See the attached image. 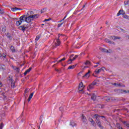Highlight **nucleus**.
Here are the masks:
<instances>
[{
	"instance_id": "9d476101",
	"label": "nucleus",
	"mask_w": 129,
	"mask_h": 129,
	"mask_svg": "<svg viewBox=\"0 0 129 129\" xmlns=\"http://www.w3.org/2000/svg\"><path fill=\"white\" fill-rule=\"evenodd\" d=\"M82 119L83 122L84 123H87V119H86V117L85 116H84L83 115H82Z\"/></svg>"
},
{
	"instance_id": "1a4fd4ad",
	"label": "nucleus",
	"mask_w": 129,
	"mask_h": 129,
	"mask_svg": "<svg viewBox=\"0 0 129 129\" xmlns=\"http://www.w3.org/2000/svg\"><path fill=\"white\" fill-rule=\"evenodd\" d=\"M124 14L125 13H124V11H123V10H120L119 11L118 13L117 14V17L120 16V15H124Z\"/></svg>"
},
{
	"instance_id": "4c0bfd02",
	"label": "nucleus",
	"mask_w": 129,
	"mask_h": 129,
	"mask_svg": "<svg viewBox=\"0 0 129 129\" xmlns=\"http://www.w3.org/2000/svg\"><path fill=\"white\" fill-rule=\"evenodd\" d=\"M39 39H40V36H36V37L35 38V41H39Z\"/></svg>"
},
{
	"instance_id": "bb28decb",
	"label": "nucleus",
	"mask_w": 129,
	"mask_h": 129,
	"mask_svg": "<svg viewBox=\"0 0 129 129\" xmlns=\"http://www.w3.org/2000/svg\"><path fill=\"white\" fill-rule=\"evenodd\" d=\"M123 123L124 124V125H125V126L129 128V123L127 122L124 121Z\"/></svg>"
},
{
	"instance_id": "864d4df0",
	"label": "nucleus",
	"mask_w": 129,
	"mask_h": 129,
	"mask_svg": "<svg viewBox=\"0 0 129 129\" xmlns=\"http://www.w3.org/2000/svg\"><path fill=\"white\" fill-rule=\"evenodd\" d=\"M3 86V84L2 83H0V87H2Z\"/></svg>"
},
{
	"instance_id": "4468645a",
	"label": "nucleus",
	"mask_w": 129,
	"mask_h": 129,
	"mask_svg": "<svg viewBox=\"0 0 129 129\" xmlns=\"http://www.w3.org/2000/svg\"><path fill=\"white\" fill-rule=\"evenodd\" d=\"M21 9H20V8L15 7V8H13L11 9V11H12V12H17V11H20Z\"/></svg>"
},
{
	"instance_id": "6ab92c4d",
	"label": "nucleus",
	"mask_w": 129,
	"mask_h": 129,
	"mask_svg": "<svg viewBox=\"0 0 129 129\" xmlns=\"http://www.w3.org/2000/svg\"><path fill=\"white\" fill-rule=\"evenodd\" d=\"M89 73H90V71H89L84 76V77H86V78H88L89 77L90 75Z\"/></svg>"
},
{
	"instance_id": "f03ea898",
	"label": "nucleus",
	"mask_w": 129,
	"mask_h": 129,
	"mask_svg": "<svg viewBox=\"0 0 129 129\" xmlns=\"http://www.w3.org/2000/svg\"><path fill=\"white\" fill-rule=\"evenodd\" d=\"M62 36V34H58V37L56 39V42L53 43V48H56V47H58V46H60L61 44V42L60 41V36Z\"/></svg>"
},
{
	"instance_id": "b1692460",
	"label": "nucleus",
	"mask_w": 129,
	"mask_h": 129,
	"mask_svg": "<svg viewBox=\"0 0 129 129\" xmlns=\"http://www.w3.org/2000/svg\"><path fill=\"white\" fill-rule=\"evenodd\" d=\"M0 70H6V67L5 65L3 64L0 67Z\"/></svg>"
},
{
	"instance_id": "f8f14e48",
	"label": "nucleus",
	"mask_w": 129,
	"mask_h": 129,
	"mask_svg": "<svg viewBox=\"0 0 129 129\" xmlns=\"http://www.w3.org/2000/svg\"><path fill=\"white\" fill-rule=\"evenodd\" d=\"M101 71H103V69H100L99 70H96L95 72L96 74H98L99 73H100Z\"/></svg>"
},
{
	"instance_id": "37998d69",
	"label": "nucleus",
	"mask_w": 129,
	"mask_h": 129,
	"mask_svg": "<svg viewBox=\"0 0 129 129\" xmlns=\"http://www.w3.org/2000/svg\"><path fill=\"white\" fill-rule=\"evenodd\" d=\"M97 83L95 82H93L91 84L93 85V86L96 85Z\"/></svg>"
},
{
	"instance_id": "bf43d9fd",
	"label": "nucleus",
	"mask_w": 129,
	"mask_h": 129,
	"mask_svg": "<svg viewBox=\"0 0 129 129\" xmlns=\"http://www.w3.org/2000/svg\"><path fill=\"white\" fill-rule=\"evenodd\" d=\"M84 8H85V5L83 6V9H84Z\"/></svg>"
},
{
	"instance_id": "6e6d98bb",
	"label": "nucleus",
	"mask_w": 129,
	"mask_h": 129,
	"mask_svg": "<svg viewBox=\"0 0 129 129\" xmlns=\"http://www.w3.org/2000/svg\"><path fill=\"white\" fill-rule=\"evenodd\" d=\"M77 57H78V55H75V56H74V58H75V59H76V58H77Z\"/></svg>"
},
{
	"instance_id": "69168bd1",
	"label": "nucleus",
	"mask_w": 129,
	"mask_h": 129,
	"mask_svg": "<svg viewBox=\"0 0 129 129\" xmlns=\"http://www.w3.org/2000/svg\"><path fill=\"white\" fill-rule=\"evenodd\" d=\"M42 26H44V24H42Z\"/></svg>"
},
{
	"instance_id": "5fc2aeb1",
	"label": "nucleus",
	"mask_w": 129,
	"mask_h": 129,
	"mask_svg": "<svg viewBox=\"0 0 129 129\" xmlns=\"http://www.w3.org/2000/svg\"><path fill=\"white\" fill-rule=\"evenodd\" d=\"M125 86H124V85H121V86L120 87H124Z\"/></svg>"
},
{
	"instance_id": "680f3d73",
	"label": "nucleus",
	"mask_w": 129,
	"mask_h": 129,
	"mask_svg": "<svg viewBox=\"0 0 129 129\" xmlns=\"http://www.w3.org/2000/svg\"><path fill=\"white\" fill-rule=\"evenodd\" d=\"M84 68H87V67H84Z\"/></svg>"
},
{
	"instance_id": "09e8293b",
	"label": "nucleus",
	"mask_w": 129,
	"mask_h": 129,
	"mask_svg": "<svg viewBox=\"0 0 129 129\" xmlns=\"http://www.w3.org/2000/svg\"><path fill=\"white\" fill-rule=\"evenodd\" d=\"M96 67H98V64H97V65H96V66H94V68H96Z\"/></svg>"
},
{
	"instance_id": "6e6552de",
	"label": "nucleus",
	"mask_w": 129,
	"mask_h": 129,
	"mask_svg": "<svg viewBox=\"0 0 129 129\" xmlns=\"http://www.w3.org/2000/svg\"><path fill=\"white\" fill-rule=\"evenodd\" d=\"M12 68L14 70H15V71H16V72H17V73H19V72H20V68H17L14 66H12Z\"/></svg>"
},
{
	"instance_id": "c85d7f7f",
	"label": "nucleus",
	"mask_w": 129,
	"mask_h": 129,
	"mask_svg": "<svg viewBox=\"0 0 129 129\" xmlns=\"http://www.w3.org/2000/svg\"><path fill=\"white\" fill-rule=\"evenodd\" d=\"M66 18H67V15H66L62 19H61L60 21H58V23H61V22H63V21H64V20H65V19H66Z\"/></svg>"
},
{
	"instance_id": "a18cd8bd",
	"label": "nucleus",
	"mask_w": 129,
	"mask_h": 129,
	"mask_svg": "<svg viewBox=\"0 0 129 129\" xmlns=\"http://www.w3.org/2000/svg\"><path fill=\"white\" fill-rule=\"evenodd\" d=\"M0 14H4V10L0 9Z\"/></svg>"
},
{
	"instance_id": "5701e85b",
	"label": "nucleus",
	"mask_w": 129,
	"mask_h": 129,
	"mask_svg": "<svg viewBox=\"0 0 129 129\" xmlns=\"http://www.w3.org/2000/svg\"><path fill=\"white\" fill-rule=\"evenodd\" d=\"M20 30H22V31H25L26 30V27L24 26H21L19 27Z\"/></svg>"
},
{
	"instance_id": "49530a36",
	"label": "nucleus",
	"mask_w": 129,
	"mask_h": 129,
	"mask_svg": "<svg viewBox=\"0 0 129 129\" xmlns=\"http://www.w3.org/2000/svg\"><path fill=\"white\" fill-rule=\"evenodd\" d=\"M2 31L3 32H6V28H3Z\"/></svg>"
},
{
	"instance_id": "58836bf2",
	"label": "nucleus",
	"mask_w": 129,
	"mask_h": 129,
	"mask_svg": "<svg viewBox=\"0 0 129 129\" xmlns=\"http://www.w3.org/2000/svg\"><path fill=\"white\" fill-rule=\"evenodd\" d=\"M3 127H4V123H1L0 125V129H3Z\"/></svg>"
},
{
	"instance_id": "4d7b16f0",
	"label": "nucleus",
	"mask_w": 129,
	"mask_h": 129,
	"mask_svg": "<svg viewBox=\"0 0 129 129\" xmlns=\"http://www.w3.org/2000/svg\"><path fill=\"white\" fill-rule=\"evenodd\" d=\"M77 57H78V55H75V56H74V58H75V59H76V58H77Z\"/></svg>"
},
{
	"instance_id": "de8ad7c7",
	"label": "nucleus",
	"mask_w": 129,
	"mask_h": 129,
	"mask_svg": "<svg viewBox=\"0 0 129 129\" xmlns=\"http://www.w3.org/2000/svg\"><path fill=\"white\" fill-rule=\"evenodd\" d=\"M108 51V52L107 53H112V50H111V49H109Z\"/></svg>"
},
{
	"instance_id": "423d86ee",
	"label": "nucleus",
	"mask_w": 129,
	"mask_h": 129,
	"mask_svg": "<svg viewBox=\"0 0 129 129\" xmlns=\"http://www.w3.org/2000/svg\"><path fill=\"white\" fill-rule=\"evenodd\" d=\"M110 39L114 41L115 40H118L120 39V37L116 36H112L110 37Z\"/></svg>"
},
{
	"instance_id": "0e129e2a",
	"label": "nucleus",
	"mask_w": 129,
	"mask_h": 129,
	"mask_svg": "<svg viewBox=\"0 0 129 129\" xmlns=\"http://www.w3.org/2000/svg\"><path fill=\"white\" fill-rule=\"evenodd\" d=\"M102 117H104V116H102Z\"/></svg>"
},
{
	"instance_id": "39448f33",
	"label": "nucleus",
	"mask_w": 129,
	"mask_h": 129,
	"mask_svg": "<svg viewBox=\"0 0 129 129\" xmlns=\"http://www.w3.org/2000/svg\"><path fill=\"white\" fill-rule=\"evenodd\" d=\"M84 87H83V83L82 82L80 83L79 85V91H83V88Z\"/></svg>"
},
{
	"instance_id": "c756f323",
	"label": "nucleus",
	"mask_w": 129,
	"mask_h": 129,
	"mask_svg": "<svg viewBox=\"0 0 129 129\" xmlns=\"http://www.w3.org/2000/svg\"><path fill=\"white\" fill-rule=\"evenodd\" d=\"M7 37L8 38V39H10V40H12V36H11V34H10V33H8L7 34Z\"/></svg>"
},
{
	"instance_id": "f704fd0d",
	"label": "nucleus",
	"mask_w": 129,
	"mask_h": 129,
	"mask_svg": "<svg viewBox=\"0 0 129 129\" xmlns=\"http://www.w3.org/2000/svg\"><path fill=\"white\" fill-rule=\"evenodd\" d=\"M63 24H64V22H62L61 24H58L57 25V28H60V27H61V26H62Z\"/></svg>"
},
{
	"instance_id": "79ce46f5",
	"label": "nucleus",
	"mask_w": 129,
	"mask_h": 129,
	"mask_svg": "<svg viewBox=\"0 0 129 129\" xmlns=\"http://www.w3.org/2000/svg\"><path fill=\"white\" fill-rule=\"evenodd\" d=\"M6 56L7 55H6V54L3 53V54L2 55V56H1V57H3V58H6Z\"/></svg>"
},
{
	"instance_id": "72a5a7b5",
	"label": "nucleus",
	"mask_w": 129,
	"mask_h": 129,
	"mask_svg": "<svg viewBox=\"0 0 129 129\" xmlns=\"http://www.w3.org/2000/svg\"><path fill=\"white\" fill-rule=\"evenodd\" d=\"M89 121H90V122H92L93 123V125H94V121L93 120V119H89Z\"/></svg>"
},
{
	"instance_id": "338daca9",
	"label": "nucleus",
	"mask_w": 129,
	"mask_h": 129,
	"mask_svg": "<svg viewBox=\"0 0 129 129\" xmlns=\"http://www.w3.org/2000/svg\"><path fill=\"white\" fill-rule=\"evenodd\" d=\"M61 107L59 108V109H60Z\"/></svg>"
},
{
	"instance_id": "9b49d317",
	"label": "nucleus",
	"mask_w": 129,
	"mask_h": 129,
	"mask_svg": "<svg viewBox=\"0 0 129 129\" xmlns=\"http://www.w3.org/2000/svg\"><path fill=\"white\" fill-rule=\"evenodd\" d=\"M100 50L102 52H104L105 53H108V50H107L105 48H103L101 47V48H100Z\"/></svg>"
},
{
	"instance_id": "c03bdc74",
	"label": "nucleus",
	"mask_w": 129,
	"mask_h": 129,
	"mask_svg": "<svg viewBox=\"0 0 129 129\" xmlns=\"http://www.w3.org/2000/svg\"><path fill=\"white\" fill-rule=\"evenodd\" d=\"M122 92H124L125 93H129V91L127 92L126 90H122Z\"/></svg>"
},
{
	"instance_id": "473e14b6",
	"label": "nucleus",
	"mask_w": 129,
	"mask_h": 129,
	"mask_svg": "<svg viewBox=\"0 0 129 129\" xmlns=\"http://www.w3.org/2000/svg\"><path fill=\"white\" fill-rule=\"evenodd\" d=\"M124 4L125 6H127L128 5H129V0H128L127 1H125L124 2Z\"/></svg>"
},
{
	"instance_id": "a211bd4d",
	"label": "nucleus",
	"mask_w": 129,
	"mask_h": 129,
	"mask_svg": "<svg viewBox=\"0 0 129 129\" xmlns=\"http://www.w3.org/2000/svg\"><path fill=\"white\" fill-rule=\"evenodd\" d=\"M70 125H71L72 126L74 127V126H76V124L74 121H72L70 123Z\"/></svg>"
},
{
	"instance_id": "7ed1b4c3",
	"label": "nucleus",
	"mask_w": 129,
	"mask_h": 129,
	"mask_svg": "<svg viewBox=\"0 0 129 129\" xmlns=\"http://www.w3.org/2000/svg\"><path fill=\"white\" fill-rule=\"evenodd\" d=\"M33 21L31 15L28 16V17L26 16V22L28 23V24L31 23Z\"/></svg>"
},
{
	"instance_id": "052dcab7",
	"label": "nucleus",
	"mask_w": 129,
	"mask_h": 129,
	"mask_svg": "<svg viewBox=\"0 0 129 129\" xmlns=\"http://www.w3.org/2000/svg\"><path fill=\"white\" fill-rule=\"evenodd\" d=\"M96 64H97V65H99V62H97Z\"/></svg>"
},
{
	"instance_id": "ea45409f",
	"label": "nucleus",
	"mask_w": 129,
	"mask_h": 129,
	"mask_svg": "<svg viewBox=\"0 0 129 129\" xmlns=\"http://www.w3.org/2000/svg\"><path fill=\"white\" fill-rule=\"evenodd\" d=\"M89 64H90V61L87 60L86 62H85V64L86 65H89Z\"/></svg>"
},
{
	"instance_id": "ddd939ff",
	"label": "nucleus",
	"mask_w": 129,
	"mask_h": 129,
	"mask_svg": "<svg viewBox=\"0 0 129 129\" xmlns=\"http://www.w3.org/2000/svg\"><path fill=\"white\" fill-rule=\"evenodd\" d=\"M112 85H114V86H115L116 87H120V86H121V84H118V83H114L112 84Z\"/></svg>"
},
{
	"instance_id": "4be33fe9",
	"label": "nucleus",
	"mask_w": 129,
	"mask_h": 129,
	"mask_svg": "<svg viewBox=\"0 0 129 129\" xmlns=\"http://www.w3.org/2000/svg\"><path fill=\"white\" fill-rule=\"evenodd\" d=\"M76 67V64L73 65V66H70L68 69H74V68Z\"/></svg>"
},
{
	"instance_id": "2f4dec72",
	"label": "nucleus",
	"mask_w": 129,
	"mask_h": 129,
	"mask_svg": "<svg viewBox=\"0 0 129 129\" xmlns=\"http://www.w3.org/2000/svg\"><path fill=\"white\" fill-rule=\"evenodd\" d=\"M93 85H92V84H91L89 86V87H88V89H92V88H93Z\"/></svg>"
},
{
	"instance_id": "a878e982",
	"label": "nucleus",
	"mask_w": 129,
	"mask_h": 129,
	"mask_svg": "<svg viewBox=\"0 0 129 129\" xmlns=\"http://www.w3.org/2000/svg\"><path fill=\"white\" fill-rule=\"evenodd\" d=\"M91 99L94 101L96 99V96L94 94L92 95Z\"/></svg>"
},
{
	"instance_id": "c9c22d12",
	"label": "nucleus",
	"mask_w": 129,
	"mask_h": 129,
	"mask_svg": "<svg viewBox=\"0 0 129 129\" xmlns=\"http://www.w3.org/2000/svg\"><path fill=\"white\" fill-rule=\"evenodd\" d=\"M66 58H65V57H63L62 59L59 60L58 61V63H60V62H62V61H64Z\"/></svg>"
},
{
	"instance_id": "8fccbe9b",
	"label": "nucleus",
	"mask_w": 129,
	"mask_h": 129,
	"mask_svg": "<svg viewBox=\"0 0 129 129\" xmlns=\"http://www.w3.org/2000/svg\"><path fill=\"white\" fill-rule=\"evenodd\" d=\"M29 91V90L28 89H26L25 90V93H27V92H28Z\"/></svg>"
},
{
	"instance_id": "e433bc0d",
	"label": "nucleus",
	"mask_w": 129,
	"mask_h": 129,
	"mask_svg": "<svg viewBox=\"0 0 129 129\" xmlns=\"http://www.w3.org/2000/svg\"><path fill=\"white\" fill-rule=\"evenodd\" d=\"M31 70H32V68H30L29 69H28L27 70H26V72L27 73H29V72H30L31 71Z\"/></svg>"
},
{
	"instance_id": "20e7f679",
	"label": "nucleus",
	"mask_w": 129,
	"mask_h": 129,
	"mask_svg": "<svg viewBox=\"0 0 129 129\" xmlns=\"http://www.w3.org/2000/svg\"><path fill=\"white\" fill-rule=\"evenodd\" d=\"M19 20H20V21L22 23H24V22H26V15H23V16H21L19 18Z\"/></svg>"
},
{
	"instance_id": "e2e57ef3",
	"label": "nucleus",
	"mask_w": 129,
	"mask_h": 129,
	"mask_svg": "<svg viewBox=\"0 0 129 129\" xmlns=\"http://www.w3.org/2000/svg\"><path fill=\"white\" fill-rule=\"evenodd\" d=\"M109 99H110L109 98H108V100H109Z\"/></svg>"
},
{
	"instance_id": "2eb2a0df",
	"label": "nucleus",
	"mask_w": 129,
	"mask_h": 129,
	"mask_svg": "<svg viewBox=\"0 0 129 129\" xmlns=\"http://www.w3.org/2000/svg\"><path fill=\"white\" fill-rule=\"evenodd\" d=\"M34 96V93H31L29 96V97L28 99V101L29 102V101H31V99H32V98Z\"/></svg>"
},
{
	"instance_id": "412c9836",
	"label": "nucleus",
	"mask_w": 129,
	"mask_h": 129,
	"mask_svg": "<svg viewBox=\"0 0 129 129\" xmlns=\"http://www.w3.org/2000/svg\"><path fill=\"white\" fill-rule=\"evenodd\" d=\"M22 21H21L20 20L17 21L16 22V26H20L21 24H22Z\"/></svg>"
},
{
	"instance_id": "a19ab883",
	"label": "nucleus",
	"mask_w": 129,
	"mask_h": 129,
	"mask_svg": "<svg viewBox=\"0 0 129 129\" xmlns=\"http://www.w3.org/2000/svg\"><path fill=\"white\" fill-rule=\"evenodd\" d=\"M49 21H51V18L47 19H45L44 22H49Z\"/></svg>"
},
{
	"instance_id": "603ef678",
	"label": "nucleus",
	"mask_w": 129,
	"mask_h": 129,
	"mask_svg": "<svg viewBox=\"0 0 129 129\" xmlns=\"http://www.w3.org/2000/svg\"><path fill=\"white\" fill-rule=\"evenodd\" d=\"M118 128L121 129L122 127H120V126H118Z\"/></svg>"
},
{
	"instance_id": "13d9d810",
	"label": "nucleus",
	"mask_w": 129,
	"mask_h": 129,
	"mask_svg": "<svg viewBox=\"0 0 129 129\" xmlns=\"http://www.w3.org/2000/svg\"><path fill=\"white\" fill-rule=\"evenodd\" d=\"M0 57H3V55L0 53Z\"/></svg>"
},
{
	"instance_id": "dca6fc26",
	"label": "nucleus",
	"mask_w": 129,
	"mask_h": 129,
	"mask_svg": "<svg viewBox=\"0 0 129 129\" xmlns=\"http://www.w3.org/2000/svg\"><path fill=\"white\" fill-rule=\"evenodd\" d=\"M105 42H106L107 43H108L109 44H114V42L109 40V39H108L107 38L105 39Z\"/></svg>"
},
{
	"instance_id": "f3484780",
	"label": "nucleus",
	"mask_w": 129,
	"mask_h": 129,
	"mask_svg": "<svg viewBox=\"0 0 129 129\" xmlns=\"http://www.w3.org/2000/svg\"><path fill=\"white\" fill-rule=\"evenodd\" d=\"M10 49L11 50L12 53H15L16 52V49H15V47H14V46H11Z\"/></svg>"
},
{
	"instance_id": "7c9ffc66",
	"label": "nucleus",
	"mask_w": 129,
	"mask_h": 129,
	"mask_svg": "<svg viewBox=\"0 0 129 129\" xmlns=\"http://www.w3.org/2000/svg\"><path fill=\"white\" fill-rule=\"evenodd\" d=\"M123 18H124V19H126L127 20H129V17L127 15H124Z\"/></svg>"
},
{
	"instance_id": "0eeeda50",
	"label": "nucleus",
	"mask_w": 129,
	"mask_h": 129,
	"mask_svg": "<svg viewBox=\"0 0 129 129\" xmlns=\"http://www.w3.org/2000/svg\"><path fill=\"white\" fill-rule=\"evenodd\" d=\"M31 17V19H32V20L33 19H38V18H39V17H40V15L39 14H35L33 15H30Z\"/></svg>"
},
{
	"instance_id": "393cba45",
	"label": "nucleus",
	"mask_w": 129,
	"mask_h": 129,
	"mask_svg": "<svg viewBox=\"0 0 129 129\" xmlns=\"http://www.w3.org/2000/svg\"><path fill=\"white\" fill-rule=\"evenodd\" d=\"M11 86L12 87V88H15V87H16V85L15 84V82H13V80L11 81Z\"/></svg>"
},
{
	"instance_id": "aec40b11",
	"label": "nucleus",
	"mask_w": 129,
	"mask_h": 129,
	"mask_svg": "<svg viewBox=\"0 0 129 129\" xmlns=\"http://www.w3.org/2000/svg\"><path fill=\"white\" fill-rule=\"evenodd\" d=\"M73 56H74V55H71V56H70V60H69V61H74V60H75V59H76V58H75V57H73Z\"/></svg>"
},
{
	"instance_id": "3c124183",
	"label": "nucleus",
	"mask_w": 129,
	"mask_h": 129,
	"mask_svg": "<svg viewBox=\"0 0 129 129\" xmlns=\"http://www.w3.org/2000/svg\"><path fill=\"white\" fill-rule=\"evenodd\" d=\"M27 74H28V73L25 71V72L24 73V75H26Z\"/></svg>"
},
{
	"instance_id": "cd10ccee",
	"label": "nucleus",
	"mask_w": 129,
	"mask_h": 129,
	"mask_svg": "<svg viewBox=\"0 0 129 129\" xmlns=\"http://www.w3.org/2000/svg\"><path fill=\"white\" fill-rule=\"evenodd\" d=\"M34 13L33 11H29L28 15H30V16H33L34 15Z\"/></svg>"
},
{
	"instance_id": "f257e3e1",
	"label": "nucleus",
	"mask_w": 129,
	"mask_h": 129,
	"mask_svg": "<svg viewBox=\"0 0 129 129\" xmlns=\"http://www.w3.org/2000/svg\"><path fill=\"white\" fill-rule=\"evenodd\" d=\"M100 118V116L98 115V114L94 115V118L96 119V122L98 124V126L100 128H102V126H101V122L99 120V118Z\"/></svg>"
}]
</instances>
